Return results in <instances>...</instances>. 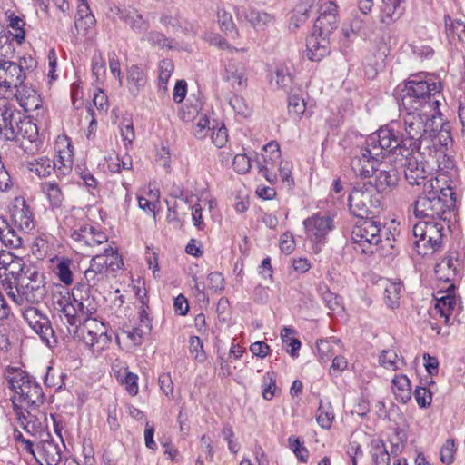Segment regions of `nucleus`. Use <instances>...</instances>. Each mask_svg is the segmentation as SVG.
<instances>
[{"instance_id":"7ed1b4c3","label":"nucleus","mask_w":465,"mask_h":465,"mask_svg":"<svg viewBox=\"0 0 465 465\" xmlns=\"http://www.w3.org/2000/svg\"><path fill=\"white\" fill-rule=\"evenodd\" d=\"M441 84L424 79L421 74L412 75L401 90V106L406 112L439 114Z\"/></svg>"},{"instance_id":"f03ea898","label":"nucleus","mask_w":465,"mask_h":465,"mask_svg":"<svg viewBox=\"0 0 465 465\" xmlns=\"http://www.w3.org/2000/svg\"><path fill=\"white\" fill-rule=\"evenodd\" d=\"M456 202V193L452 187L436 188L432 179H430L424 184L423 194L414 203V214L420 219L450 221Z\"/></svg>"},{"instance_id":"6ab92c4d","label":"nucleus","mask_w":465,"mask_h":465,"mask_svg":"<svg viewBox=\"0 0 465 465\" xmlns=\"http://www.w3.org/2000/svg\"><path fill=\"white\" fill-rule=\"evenodd\" d=\"M40 437L41 440L37 444L38 455L47 465H59L62 460V450L59 444L47 431L42 432Z\"/></svg>"},{"instance_id":"7c9ffc66","label":"nucleus","mask_w":465,"mask_h":465,"mask_svg":"<svg viewBox=\"0 0 465 465\" xmlns=\"http://www.w3.org/2000/svg\"><path fill=\"white\" fill-rule=\"evenodd\" d=\"M119 19L131 26L136 34H143L149 28V24L136 10L119 9Z\"/></svg>"},{"instance_id":"a211bd4d","label":"nucleus","mask_w":465,"mask_h":465,"mask_svg":"<svg viewBox=\"0 0 465 465\" xmlns=\"http://www.w3.org/2000/svg\"><path fill=\"white\" fill-rule=\"evenodd\" d=\"M0 66V87L11 90L25 82V74L20 64L4 60Z\"/></svg>"},{"instance_id":"5701e85b","label":"nucleus","mask_w":465,"mask_h":465,"mask_svg":"<svg viewBox=\"0 0 465 465\" xmlns=\"http://www.w3.org/2000/svg\"><path fill=\"white\" fill-rule=\"evenodd\" d=\"M86 282L79 283L72 292L73 298L83 315L90 316L96 312L94 299L91 296V289Z\"/></svg>"},{"instance_id":"ddd939ff","label":"nucleus","mask_w":465,"mask_h":465,"mask_svg":"<svg viewBox=\"0 0 465 465\" xmlns=\"http://www.w3.org/2000/svg\"><path fill=\"white\" fill-rule=\"evenodd\" d=\"M23 317L48 348H54L57 345V337L47 315L38 308L29 307L24 311Z\"/></svg>"},{"instance_id":"ea45409f","label":"nucleus","mask_w":465,"mask_h":465,"mask_svg":"<svg viewBox=\"0 0 465 465\" xmlns=\"http://www.w3.org/2000/svg\"><path fill=\"white\" fill-rule=\"evenodd\" d=\"M275 83L277 86L285 93L290 94L292 86V76L289 68L280 64L275 69Z\"/></svg>"},{"instance_id":"864d4df0","label":"nucleus","mask_w":465,"mask_h":465,"mask_svg":"<svg viewBox=\"0 0 465 465\" xmlns=\"http://www.w3.org/2000/svg\"><path fill=\"white\" fill-rule=\"evenodd\" d=\"M189 351L192 354H194L195 360L200 362H203L206 359L203 341L198 336H192L190 338Z\"/></svg>"},{"instance_id":"338daca9","label":"nucleus","mask_w":465,"mask_h":465,"mask_svg":"<svg viewBox=\"0 0 465 465\" xmlns=\"http://www.w3.org/2000/svg\"><path fill=\"white\" fill-rule=\"evenodd\" d=\"M53 302L54 309L59 312V309H63V307H66L70 303H72L71 296L68 291H65L64 293L62 292L58 293H53Z\"/></svg>"},{"instance_id":"de8ad7c7","label":"nucleus","mask_w":465,"mask_h":465,"mask_svg":"<svg viewBox=\"0 0 465 465\" xmlns=\"http://www.w3.org/2000/svg\"><path fill=\"white\" fill-rule=\"evenodd\" d=\"M319 290L322 292V298L327 308L332 312H337L342 308L341 298L331 292L327 286L320 287Z\"/></svg>"},{"instance_id":"f8f14e48","label":"nucleus","mask_w":465,"mask_h":465,"mask_svg":"<svg viewBox=\"0 0 465 465\" xmlns=\"http://www.w3.org/2000/svg\"><path fill=\"white\" fill-rule=\"evenodd\" d=\"M419 150L416 148L405 149L401 154L404 178L410 185H424L430 181L427 180L429 174L426 168L427 163Z\"/></svg>"},{"instance_id":"e2e57ef3","label":"nucleus","mask_w":465,"mask_h":465,"mask_svg":"<svg viewBox=\"0 0 465 465\" xmlns=\"http://www.w3.org/2000/svg\"><path fill=\"white\" fill-rule=\"evenodd\" d=\"M455 444L453 440H448L440 450V460L445 464L454 461Z\"/></svg>"},{"instance_id":"a878e982","label":"nucleus","mask_w":465,"mask_h":465,"mask_svg":"<svg viewBox=\"0 0 465 465\" xmlns=\"http://www.w3.org/2000/svg\"><path fill=\"white\" fill-rule=\"evenodd\" d=\"M15 89V95L16 101L25 112L34 111L41 107L40 95L31 86L26 85L24 82Z\"/></svg>"},{"instance_id":"f704fd0d","label":"nucleus","mask_w":465,"mask_h":465,"mask_svg":"<svg viewBox=\"0 0 465 465\" xmlns=\"http://www.w3.org/2000/svg\"><path fill=\"white\" fill-rule=\"evenodd\" d=\"M5 15L7 16L8 27L12 30L9 31L8 35H12L17 44H23L25 37V21L24 17L15 15L14 12L9 14V11Z\"/></svg>"},{"instance_id":"4468645a","label":"nucleus","mask_w":465,"mask_h":465,"mask_svg":"<svg viewBox=\"0 0 465 465\" xmlns=\"http://www.w3.org/2000/svg\"><path fill=\"white\" fill-rule=\"evenodd\" d=\"M381 162V156H379L377 153L371 150L365 142V144L351 158V167L355 175L361 178H369L378 171Z\"/></svg>"},{"instance_id":"2f4dec72","label":"nucleus","mask_w":465,"mask_h":465,"mask_svg":"<svg viewBox=\"0 0 465 465\" xmlns=\"http://www.w3.org/2000/svg\"><path fill=\"white\" fill-rule=\"evenodd\" d=\"M447 37L451 44H465V24L460 19H452L450 15L444 16Z\"/></svg>"},{"instance_id":"774afa93","label":"nucleus","mask_w":465,"mask_h":465,"mask_svg":"<svg viewBox=\"0 0 465 465\" xmlns=\"http://www.w3.org/2000/svg\"><path fill=\"white\" fill-rule=\"evenodd\" d=\"M209 288L214 292L222 291L224 288V279L222 273L213 272L208 275Z\"/></svg>"},{"instance_id":"412c9836","label":"nucleus","mask_w":465,"mask_h":465,"mask_svg":"<svg viewBox=\"0 0 465 465\" xmlns=\"http://www.w3.org/2000/svg\"><path fill=\"white\" fill-rule=\"evenodd\" d=\"M106 255H95L84 272V282L89 287H97L107 279Z\"/></svg>"},{"instance_id":"052dcab7","label":"nucleus","mask_w":465,"mask_h":465,"mask_svg":"<svg viewBox=\"0 0 465 465\" xmlns=\"http://www.w3.org/2000/svg\"><path fill=\"white\" fill-rule=\"evenodd\" d=\"M211 131L210 121L206 115L199 118V121L193 126V134L197 139H203Z\"/></svg>"},{"instance_id":"49530a36","label":"nucleus","mask_w":465,"mask_h":465,"mask_svg":"<svg viewBox=\"0 0 465 465\" xmlns=\"http://www.w3.org/2000/svg\"><path fill=\"white\" fill-rule=\"evenodd\" d=\"M379 361L381 366L389 370H397L402 361L398 358L397 353L393 350H384L379 357Z\"/></svg>"},{"instance_id":"4be33fe9","label":"nucleus","mask_w":465,"mask_h":465,"mask_svg":"<svg viewBox=\"0 0 465 465\" xmlns=\"http://www.w3.org/2000/svg\"><path fill=\"white\" fill-rule=\"evenodd\" d=\"M71 238L75 242H82L88 246L99 245L106 242V235L89 224H82L71 230Z\"/></svg>"},{"instance_id":"dca6fc26","label":"nucleus","mask_w":465,"mask_h":465,"mask_svg":"<svg viewBox=\"0 0 465 465\" xmlns=\"http://www.w3.org/2000/svg\"><path fill=\"white\" fill-rule=\"evenodd\" d=\"M307 237L319 243L333 230V221L330 216L315 214L303 222Z\"/></svg>"},{"instance_id":"bf43d9fd","label":"nucleus","mask_w":465,"mask_h":465,"mask_svg":"<svg viewBox=\"0 0 465 465\" xmlns=\"http://www.w3.org/2000/svg\"><path fill=\"white\" fill-rule=\"evenodd\" d=\"M92 73L96 82L101 81L104 76L105 62L100 54L92 58Z\"/></svg>"},{"instance_id":"c756f323","label":"nucleus","mask_w":465,"mask_h":465,"mask_svg":"<svg viewBox=\"0 0 465 465\" xmlns=\"http://www.w3.org/2000/svg\"><path fill=\"white\" fill-rule=\"evenodd\" d=\"M96 20L92 14L88 3L79 4L74 20V27L78 33L86 34L95 25Z\"/></svg>"},{"instance_id":"680f3d73","label":"nucleus","mask_w":465,"mask_h":465,"mask_svg":"<svg viewBox=\"0 0 465 465\" xmlns=\"http://www.w3.org/2000/svg\"><path fill=\"white\" fill-rule=\"evenodd\" d=\"M211 139H212L213 143L217 148L223 147L228 141V134H227L226 128L223 125L217 129H214V127H213V131L211 134Z\"/></svg>"},{"instance_id":"39448f33","label":"nucleus","mask_w":465,"mask_h":465,"mask_svg":"<svg viewBox=\"0 0 465 465\" xmlns=\"http://www.w3.org/2000/svg\"><path fill=\"white\" fill-rule=\"evenodd\" d=\"M366 143L371 150L381 156L382 160L391 153L401 155L407 149L403 142L401 122L397 121H391L377 132L371 134L366 139Z\"/></svg>"},{"instance_id":"423d86ee","label":"nucleus","mask_w":465,"mask_h":465,"mask_svg":"<svg viewBox=\"0 0 465 465\" xmlns=\"http://www.w3.org/2000/svg\"><path fill=\"white\" fill-rule=\"evenodd\" d=\"M351 230V241L357 252L374 253L381 242V223L376 216L358 217Z\"/></svg>"},{"instance_id":"a19ab883","label":"nucleus","mask_w":465,"mask_h":465,"mask_svg":"<svg viewBox=\"0 0 465 465\" xmlns=\"http://www.w3.org/2000/svg\"><path fill=\"white\" fill-rule=\"evenodd\" d=\"M245 18L251 23V25L256 29H262L272 22L273 17L263 11L251 9L245 14Z\"/></svg>"},{"instance_id":"0eeeda50","label":"nucleus","mask_w":465,"mask_h":465,"mask_svg":"<svg viewBox=\"0 0 465 465\" xmlns=\"http://www.w3.org/2000/svg\"><path fill=\"white\" fill-rule=\"evenodd\" d=\"M15 280L18 297L30 303H38L47 293L45 276L32 266H23Z\"/></svg>"},{"instance_id":"20e7f679","label":"nucleus","mask_w":465,"mask_h":465,"mask_svg":"<svg viewBox=\"0 0 465 465\" xmlns=\"http://www.w3.org/2000/svg\"><path fill=\"white\" fill-rule=\"evenodd\" d=\"M337 5L325 2L313 25L312 34L307 38L306 56L311 61H321L330 53L329 36L338 26Z\"/></svg>"},{"instance_id":"13d9d810","label":"nucleus","mask_w":465,"mask_h":465,"mask_svg":"<svg viewBox=\"0 0 465 465\" xmlns=\"http://www.w3.org/2000/svg\"><path fill=\"white\" fill-rule=\"evenodd\" d=\"M414 398L420 408L429 407L432 401V395L425 387L417 386L414 391Z\"/></svg>"},{"instance_id":"f3484780","label":"nucleus","mask_w":465,"mask_h":465,"mask_svg":"<svg viewBox=\"0 0 465 465\" xmlns=\"http://www.w3.org/2000/svg\"><path fill=\"white\" fill-rule=\"evenodd\" d=\"M28 169L41 178H45L52 173H55L58 177L64 176L72 171V161L67 160V163L58 166L56 162H53L48 157H40L35 162L29 163Z\"/></svg>"},{"instance_id":"473e14b6","label":"nucleus","mask_w":465,"mask_h":465,"mask_svg":"<svg viewBox=\"0 0 465 465\" xmlns=\"http://www.w3.org/2000/svg\"><path fill=\"white\" fill-rule=\"evenodd\" d=\"M127 82L131 94L137 96L146 85L147 76L139 66L134 64L127 69Z\"/></svg>"},{"instance_id":"9d476101","label":"nucleus","mask_w":465,"mask_h":465,"mask_svg":"<svg viewBox=\"0 0 465 465\" xmlns=\"http://www.w3.org/2000/svg\"><path fill=\"white\" fill-rule=\"evenodd\" d=\"M8 115V120L1 128L3 130L0 136L6 141L28 140L30 143L36 141L38 128L29 116L25 115L15 107Z\"/></svg>"},{"instance_id":"a18cd8bd","label":"nucleus","mask_w":465,"mask_h":465,"mask_svg":"<svg viewBox=\"0 0 465 465\" xmlns=\"http://www.w3.org/2000/svg\"><path fill=\"white\" fill-rule=\"evenodd\" d=\"M459 265L458 253L450 252L444 257L440 264H438V272L448 270L449 273L445 278L446 282L450 281V276H455L457 273V266Z\"/></svg>"},{"instance_id":"603ef678","label":"nucleus","mask_w":465,"mask_h":465,"mask_svg":"<svg viewBox=\"0 0 465 465\" xmlns=\"http://www.w3.org/2000/svg\"><path fill=\"white\" fill-rule=\"evenodd\" d=\"M102 255H106V272H107V273L110 271L115 272L124 264L122 258L112 248L105 249Z\"/></svg>"},{"instance_id":"69168bd1","label":"nucleus","mask_w":465,"mask_h":465,"mask_svg":"<svg viewBox=\"0 0 465 465\" xmlns=\"http://www.w3.org/2000/svg\"><path fill=\"white\" fill-rule=\"evenodd\" d=\"M222 435L224 440L228 443V449L232 454H236L239 451V444L237 441L233 440L234 432L232 431V428L229 425L224 426L222 430Z\"/></svg>"},{"instance_id":"aec40b11","label":"nucleus","mask_w":465,"mask_h":465,"mask_svg":"<svg viewBox=\"0 0 465 465\" xmlns=\"http://www.w3.org/2000/svg\"><path fill=\"white\" fill-rule=\"evenodd\" d=\"M11 221L14 226L25 233L35 228L33 213L25 200H17L11 209Z\"/></svg>"},{"instance_id":"f257e3e1","label":"nucleus","mask_w":465,"mask_h":465,"mask_svg":"<svg viewBox=\"0 0 465 465\" xmlns=\"http://www.w3.org/2000/svg\"><path fill=\"white\" fill-rule=\"evenodd\" d=\"M5 379L15 394L11 401L17 420L23 429L29 431V424L36 420L32 411L38 410L45 400L43 389L34 377L19 369L9 370Z\"/></svg>"},{"instance_id":"58836bf2","label":"nucleus","mask_w":465,"mask_h":465,"mask_svg":"<svg viewBox=\"0 0 465 465\" xmlns=\"http://www.w3.org/2000/svg\"><path fill=\"white\" fill-rule=\"evenodd\" d=\"M401 292V284L396 282H390L384 290V302L391 309L398 308Z\"/></svg>"},{"instance_id":"e433bc0d","label":"nucleus","mask_w":465,"mask_h":465,"mask_svg":"<svg viewBox=\"0 0 465 465\" xmlns=\"http://www.w3.org/2000/svg\"><path fill=\"white\" fill-rule=\"evenodd\" d=\"M394 395L397 401L406 403L411 398L410 381L406 376L393 379Z\"/></svg>"},{"instance_id":"72a5a7b5","label":"nucleus","mask_w":465,"mask_h":465,"mask_svg":"<svg viewBox=\"0 0 465 465\" xmlns=\"http://www.w3.org/2000/svg\"><path fill=\"white\" fill-rule=\"evenodd\" d=\"M42 191L46 196L50 207L53 210L62 208L64 196L57 183L54 181H49L42 183Z\"/></svg>"},{"instance_id":"0e129e2a","label":"nucleus","mask_w":465,"mask_h":465,"mask_svg":"<svg viewBox=\"0 0 465 465\" xmlns=\"http://www.w3.org/2000/svg\"><path fill=\"white\" fill-rule=\"evenodd\" d=\"M232 166L238 173H245L251 167L250 158L244 153L236 154L232 161Z\"/></svg>"},{"instance_id":"c9c22d12","label":"nucleus","mask_w":465,"mask_h":465,"mask_svg":"<svg viewBox=\"0 0 465 465\" xmlns=\"http://www.w3.org/2000/svg\"><path fill=\"white\" fill-rule=\"evenodd\" d=\"M370 446V453L374 465H390V454L382 440L373 439Z\"/></svg>"},{"instance_id":"37998d69","label":"nucleus","mask_w":465,"mask_h":465,"mask_svg":"<svg viewBox=\"0 0 465 465\" xmlns=\"http://www.w3.org/2000/svg\"><path fill=\"white\" fill-rule=\"evenodd\" d=\"M334 420V412L330 404H323L321 401L320 406L317 410L316 413V420L317 423L322 429H330L331 427L332 421Z\"/></svg>"},{"instance_id":"8fccbe9b","label":"nucleus","mask_w":465,"mask_h":465,"mask_svg":"<svg viewBox=\"0 0 465 465\" xmlns=\"http://www.w3.org/2000/svg\"><path fill=\"white\" fill-rule=\"evenodd\" d=\"M289 447L293 451L297 459L301 462H307L309 457V451L307 448L304 446V442L302 441L299 438L294 436H291L289 438Z\"/></svg>"},{"instance_id":"79ce46f5","label":"nucleus","mask_w":465,"mask_h":465,"mask_svg":"<svg viewBox=\"0 0 465 465\" xmlns=\"http://www.w3.org/2000/svg\"><path fill=\"white\" fill-rule=\"evenodd\" d=\"M71 265H73V262L70 259L62 258L55 267V273L58 279L65 285H71L73 283Z\"/></svg>"},{"instance_id":"5fc2aeb1","label":"nucleus","mask_w":465,"mask_h":465,"mask_svg":"<svg viewBox=\"0 0 465 465\" xmlns=\"http://www.w3.org/2000/svg\"><path fill=\"white\" fill-rule=\"evenodd\" d=\"M145 39L152 45H158L159 47L164 48L167 47L169 49L173 48L172 43L173 40L167 38L162 33L152 31L147 34Z\"/></svg>"},{"instance_id":"09e8293b","label":"nucleus","mask_w":465,"mask_h":465,"mask_svg":"<svg viewBox=\"0 0 465 465\" xmlns=\"http://www.w3.org/2000/svg\"><path fill=\"white\" fill-rule=\"evenodd\" d=\"M262 397L270 401L273 398L276 390V374L273 371L265 373L262 379Z\"/></svg>"},{"instance_id":"9b49d317","label":"nucleus","mask_w":465,"mask_h":465,"mask_svg":"<svg viewBox=\"0 0 465 465\" xmlns=\"http://www.w3.org/2000/svg\"><path fill=\"white\" fill-rule=\"evenodd\" d=\"M437 113L406 112L402 117L401 132L406 148L420 149L422 140L427 133V123L434 118Z\"/></svg>"},{"instance_id":"c03bdc74","label":"nucleus","mask_w":465,"mask_h":465,"mask_svg":"<svg viewBox=\"0 0 465 465\" xmlns=\"http://www.w3.org/2000/svg\"><path fill=\"white\" fill-rule=\"evenodd\" d=\"M217 17L221 29L224 31L227 35L231 36L232 38H234L238 35L236 26L230 13L223 9H220L218 10Z\"/></svg>"},{"instance_id":"3c124183","label":"nucleus","mask_w":465,"mask_h":465,"mask_svg":"<svg viewBox=\"0 0 465 465\" xmlns=\"http://www.w3.org/2000/svg\"><path fill=\"white\" fill-rule=\"evenodd\" d=\"M228 103H229L230 106L232 107V109L236 114L243 116V117H247L250 114V112H251L250 107L246 104L243 97L237 95V94H232L229 98Z\"/></svg>"},{"instance_id":"1a4fd4ad","label":"nucleus","mask_w":465,"mask_h":465,"mask_svg":"<svg viewBox=\"0 0 465 465\" xmlns=\"http://www.w3.org/2000/svg\"><path fill=\"white\" fill-rule=\"evenodd\" d=\"M442 223L437 220L420 221L412 229L413 245L418 254H432L442 242Z\"/></svg>"},{"instance_id":"4c0bfd02","label":"nucleus","mask_w":465,"mask_h":465,"mask_svg":"<svg viewBox=\"0 0 465 465\" xmlns=\"http://www.w3.org/2000/svg\"><path fill=\"white\" fill-rule=\"evenodd\" d=\"M59 317L62 321H65V322L74 327L78 330L79 325L82 322L81 316H84L82 312L79 311V308L76 309L74 305L70 303L66 307H63V309H59Z\"/></svg>"},{"instance_id":"b1692460","label":"nucleus","mask_w":465,"mask_h":465,"mask_svg":"<svg viewBox=\"0 0 465 465\" xmlns=\"http://www.w3.org/2000/svg\"><path fill=\"white\" fill-rule=\"evenodd\" d=\"M407 0H381V23L390 25L398 21L405 12Z\"/></svg>"},{"instance_id":"bb28decb","label":"nucleus","mask_w":465,"mask_h":465,"mask_svg":"<svg viewBox=\"0 0 465 465\" xmlns=\"http://www.w3.org/2000/svg\"><path fill=\"white\" fill-rule=\"evenodd\" d=\"M454 290L455 286L450 284L446 290L438 291V294H443L444 297H440L438 299V302L435 304V310L441 317L445 318L446 324L449 323L450 315L457 303Z\"/></svg>"},{"instance_id":"6e6552de","label":"nucleus","mask_w":465,"mask_h":465,"mask_svg":"<svg viewBox=\"0 0 465 465\" xmlns=\"http://www.w3.org/2000/svg\"><path fill=\"white\" fill-rule=\"evenodd\" d=\"M349 209L355 217H371L379 213L381 195L375 190L371 182L358 184L351 192Z\"/></svg>"},{"instance_id":"cd10ccee","label":"nucleus","mask_w":465,"mask_h":465,"mask_svg":"<svg viewBox=\"0 0 465 465\" xmlns=\"http://www.w3.org/2000/svg\"><path fill=\"white\" fill-rule=\"evenodd\" d=\"M399 182L398 171L395 168L379 170L375 173L373 187L380 193H387L395 188Z\"/></svg>"},{"instance_id":"4d7b16f0","label":"nucleus","mask_w":465,"mask_h":465,"mask_svg":"<svg viewBox=\"0 0 465 465\" xmlns=\"http://www.w3.org/2000/svg\"><path fill=\"white\" fill-rule=\"evenodd\" d=\"M306 104L304 100L296 94H290L288 97V108L290 114L297 116L302 115L305 111Z\"/></svg>"},{"instance_id":"2eb2a0df","label":"nucleus","mask_w":465,"mask_h":465,"mask_svg":"<svg viewBox=\"0 0 465 465\" xmlns=\"http://www.w3.org/2000/svg\"><path fill=\"white\" fill-rule=\"evenodd\" d=\"M80 332L84 344L94 352L103 351L111 341L104 324L95 319L86 320Z\"/></svg>"},{"instance_id":"6e6d98bb","label":"nucleus","mask_w":465,"mask_h":465,"mask_svg":"<svg viewBox=\"0 0 465 465\" xmlns=\"http://www.w3.org/2000/svg\"><path fill=\"white\" fill-rule=\"evenodd\" d=\"M316 347L320 361L325 362L334 356L333 346L331 341L320 340L317 341Z\"/></svg>"},{"instance_id":"c85d7f7f","label":"nucleus","mask_w":465,"mask_h":465,"mask_svg":"<svg viewBox=\"0 0 465 465\" xmlns=\"http://www.w3.org/2000/svg\"><path fill=\"white\" fill-rule=\"evenodd\" d=\"M0 241L7 248L18 249L23 244V238L14 225L0 214Z\"/></svg>"},{"instance_id":"393cba45","label":"nucleus","mask_w":465,"mask_h":465,"mask_svg":"<svg viewBox=\"0 0 465 465\" xmlns=\"http://www.w3.org/2000/svg\"><path fill=\"white\" fill-rule=\"evenodd\" d=\"M223 79L228 82L232 89L236 91L242 89L247 83L244 66L240 62L229 61L225 65Z\"/></svg>"}]
</instances>
